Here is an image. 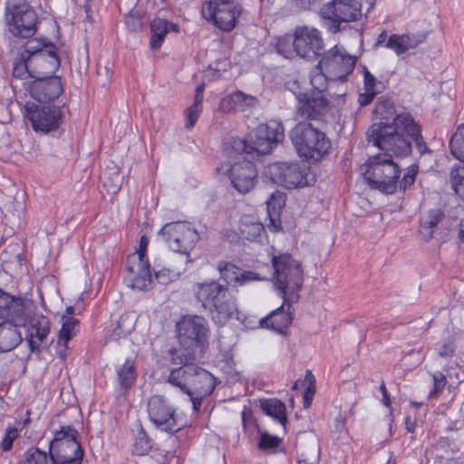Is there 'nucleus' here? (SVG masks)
<instances>
[{
    "instance_id": "obj_24",
    "label": "nucleus",
    "mask_w": 464,
    "mask_h": 464,
    "mask_svg": "<svg viewBox=\"0 0 464 464\" xmlns=\"http://www.w3.org/2000/svg\"><path fill=\"white\" fill-rule=\"evenodd\" d=\"M27 89L30 95L41 103L53 102L63 92L61 77L54 75L35 79Z\"/></svg>"
},
{
    "instance_id": "obj_64",
    "label": "nucleus",
    "mask_w": 464,
    "mask_h": 464,
    "mask_svg": "<svg viewBox=\"0 0 464 464\" xmlns=\"http://www.w3.org/2000/svg\"><path fill=\"white\" fill-rule=\"evenodd\" d=\"M459 239L461 243H464V216L463 218L460 220L459 225V232H458Z\"/></svg>"
},
{
    "instance_id": "obj_14",
    "label": "nucleus",
    "mask_w": 464,
    "mask_h": 464,
    "mask_svg": "<svg viewBox=\"0 0 464 464\" xmlns=\"http://www.w3.org/2000/svg\"><path fill=\"white\" fill-rule=\"evenodd\" d=\"M147 412L150 420L166 432L173 434L184 426L178 418L176 409L163 396H151L148 400Z\"/></svg>"
},
{
    "instance_id": "obj_37",
    "label": "nucleus",
    "mask_w": 464,
    "mask_h": 464,
    "mask_svg": "<svg viewBox=\"0 0 464 464\" xmlns=\"http://www.w3.org/2000/svg\"><path fill=\"white\" fill-rule=\"evenodd\" d=\"M241 237L251 242H261L266 235L262 223L256 221H242L240 225Z\"/></svg>"
},
{
    "instance_id": "obj_58",
    "label": "nucleus",
    "mask_w": 464,
    "mask_h": 464,
    "mask_svg": "<svg viewBox=\"0 0 464 464\" xmlns=\"http://www.w3.org/2000/svg\"><path fill=\"white\" fill-rule=\"evenodd\" d=\"M380 391L382 395V401L383 405H385L386 407H391L392 401H391L390 394L388 392V390L386 388L384 382H382V383L380 385Z\"/></svg>"
},
{
    "instance_id": "obj_25",
    "label": "nucleus",
    "mask_w": 464,
    "mask_h": 464,
    "mask_svg": "<svg viewBox=\"0 0 464 464\" xmlns=\"http://www.w3.org/2000/svg\"><path fill=\"white\" fill-rule=\"evenodd\" d=\"M397 121L399 126L402 128L401 132L410 143L411 153L412 152V142L415 143L416 149L420 155L430 152L422 136L421 126L420 122L414 119L411 113L408 111H402Z\"/></svg>"
},
{
    "instance_id": "obj_49",
    "label": "nucleus",
    "mask_w": 464,
    "mask_h": 464,
    "mask_svg": "<svg viewBox=\"0 0 464 464\" xmlns=\"http://www.w3.org/2000/svg\"><path fill=\"white\" fill-rule=\"evenodd\" d=\"M202 111H203L202 109H199V108H197V107H194L191 105L185 110L184 116H185V120H186V122H185L186 130H191L194 128V126L196 125Z\"/></svg>"
},
{
    "instance_id": "obj_11",
    "label": "nucleus",
    "mask_w": 464,
    "mask_h": 464,
    "mask_svg": "<svg viewBox=\"0 0 464 464\" xmlns=\"http://www.w3.org/2000/svg\"><path fill=\"white\" fill-rule=\"evenodd\" d=\"M242 13L235 0H208L201 7L202 16L224 32L232 31Z\"/></svg>"
},
{
    "instance_id": "obj_36",
    "label": "nucleus",
    "mask_w": 464,
    "mask_h": 464,
    "mask_svg": "<svg viewBox=\"0 0 464 464\" xmlns=\"http://www.w3.org/2000/svg\"><path fill=\"white\" fill-rule=\"evenodd\" d=\"M261 407L266 415L273 417L279 423L286 422V408L280 400L276 398L265 400L261 402Z\"/></svg>"
},
{
    "instance_id": "obj_27",
    "label": "nucleus",
    "mask_w": 464,
    "mask_h": 464,
    "mask_svg": "<svg viewBox=\"0 0 464 464\" xmlns=\"http://www.w3.org/2000/svg\"><path fill=\"white\" fill-rule=\"evenodd\" d=\"M425 41V35H416L411 33L405 34H392L389 36L385 48L390 49L395 53L396 55L401 56L411 49H415L419 44Z\"/></svg>"
},
{
    "instance_id": "obj_63",
    "label": "nucleus",
    "mask_w": 464,
    "mask_h": 464,
    "mask_svg": "<svg viewBox=\"0 0 464 464\" xmlns=\"http://www.w3.org/2000/svg\"><path fill=\"white\" fill-rule=\"evenodd\" d=\"M61 347L58 351H57V356L62 359V360H64L67 356V349H68V343H61L60 344Z\"/></svg>"
},
{
    "instance_id": "obj_32",
    "label": "nucleus",
    "mask_w": 464,
    "mask_h": 464,
    "mask_svg": "<svg viewBox=\"0 0 464 464\" xmlns=\"http://www.w3.org/2000/svg\"><path fill=\"white\" fill-rule=\"evenodd\" d=\"M196 367L197 365L192 362L172 369L169 375L168 382L171 385L179 388L184 393L188 392Z\"/></svg>"
},
{
    "instance_id": "obj_53",
    "label": "nucleus",
    "mask_w": 464,
    "mask_h": 464,
    "mask_svg": "<svg viewBox=\"0 0 464 464\" xmlns=\"http://www.w3.org/2000/svg\"><path fill=\"white\" fill-rule=\"evenodd\" d=\"M363 84L366 91L378 92L376 90L378 82L366 67L363 68Z\"/></svg>"
},
{
    "instance_id": "obj_3",
    "label": "nucleus",
    "mask_w": 464,
    "mask_h": 464,
    "mask_svg": "<svg viewBox=\"0 0 464 464\" xmlns=\"http://www.w3.org/2000/svg\"><path fill=\"white\" fill-rule=\"evenodd\" d=\"M290 138L298 155L306 160L318 161L332 148V141L326 134L310 122L297 123L291 130Z\"/></svg>"
},
{
    "instance_id": "obj_39",
    "label": "nucleus",
    "mask_w": 464,
    "mask_h": 464,
    "mask_svg": "<svg viewBox=\"0 0 464 464\" xmlns=\"http://www.w3.org/2000/svg\"><path fill=\"white\" fill-rule=\"evenodd\" d=\"M79 320L67 315H62V327L58 334V344L61 343H68L77 333Z\"/></svg>"
},
{
    "instance_id": "obj_43",
    "label": "nucleus",
    "mask_w": 464,
    "mask_h": 464,
    "mask_svg": "<svg viewBox=\"0 0 464 464\" xmlns=\"http://www.w3.org/2000/svg\"><path fill=\"white\" fill-rule=\"evenodd\" d=\"M50 455L38 448L27 449L19 464H49Z\"/></svg>"
},
{
    "instance_id": "obj_33",
    "label": "nucleus",
    "mask_w": 464,
    "mask_h": 464,
    "mask_svg": "<svg viewBox=\"0 0 464 464\" xmlns=\"http://www.w3.org/2000/svg\"><path fill=\"white\" fill-rule=\"evenodd\" d=\"M116 374L121 389L130 390L138 376L135 357H127L124 362L116 369Z\"/></svg>"
},
{
    "instance_id": "obj_8",
    "label": "nucleus",
    "mask_w": 464,
    "mask_h": 464,
    "mask_svg": "<svg viewBox=\"0 0 464 464\" xmlns=\"http://www.w3.org/2000/svg\"><path fill=\"white\" fill-rule=\"evenodd\" d=\"M179 343L184 350L202 354L208 346L209 329L205 318L198 315H182L176 324Z\"/></svg>"
},
{
    "instance_id": "obj_29",
    "label": "nucleus",
    "mask_w": 464,
    "mask_h": 464,
    "mask_svg": "<svg viewBox=\"0 0 464 464\" xmlns=\"http://www.w3.org/2000/svg\"><path fill=\"white\" fill-rule=\"evenodd\" d=\"M193 375L188 392H186V394L210 395L216 387L214 376L207 370L198 366L196 367Z\"/></svg>"
},
{
    "instance_id": "obj_12",
    "label": "nucleus",
    "mask_w": 464,
    "mask_h": 464,
    "mask_svg": "<svg viewBox=\"0 0 464 464\" xmlns=\"http://www.w3.org/2000/svg\"><path fill=\"white\" fill-rule=\"evenodd\" d=\"M160 235L171 250L180 254H188L199 239L198 233L188 221L167 223Z\"/></svg>"
},
{
    "instance_id": "obj_62",
    "label": "nucleus",
    "mask_w": 464,
    "mask_h": 464,
    "mask_svg": "<svg viewBox=\"0 0 464 464\" xmlns=\"http://www.w3.org/2000/svg\"><path fill=\"white\" fill-rule=\"evenodd\" d=\"M405 428H406L407 431H409L411 433L415 432L416 423L414 420H411V417L405 418Z\"/></svg>"
},
{
    "instance_id": "obj_6",
    "label": "nucleus",
    "mask_w": 464,
    "mask_h": 464,
    "mask_svg": "<svg viewBox=\"0 0 464 464\" xmlns=\"http://www.w3.org/2000/svg\"><path fill=\"white\" fill-rule=\"evenodd\" d=\"M5 22L11 34L29 38L37 31L38 15L25 0H7Z\"/></svg>"
},
{
    "instance_id": "obj_42",
    "label": "nucleus",
    "mask_w": 464,
    "mask_h": 464,
    "mask_svg": "<svg viewBox=\"0 0 464 464\" xmlns=\"http://www.w3.org/2000/svg\"><path fill=\"white\" fill-rule=\"evenodd\" d=\"M198 354L191 350H178L175 347L168 351L167 360L173 365H187L194 362Z\"/></svg>"
},
{
    "instance_id": "obj_9",
    "label": "nucleus",
    "mask_w": 464,
    "mask_h": 464,
    "mask_svg": "<svg viewBox=\"0 0 464 464\" xmlns=\"http://www.w3.org/2000/svg\"><path fill=\"white\" fill-rule=\"evenodd\" d=\"M271 262L274 268L273 282L276 290H301L304 272L300 262L287 253L274 255Z\"/></svg>"
},
{
    "instance_id": "obj_30",
    "label": "nucleus",
    "mask_w": 464,
    "mask_h": 464,
    "mask_svg": "<svg viewBox=\"0 0 464 464\" xmlns=\"http://www.w3.org/2000/svg\"><path fill=\"white\" fill-rule=\"evenodd\" d=\"M254 97L246 95L240 91L234 92L223 97L218 104V110L224 113H234L243 111L252 104Z\"/></svg>"
},
{
    "instance_id": "obj_41",
    "label": "nucleus",
    "mask_w": 464,
    "mask_h": 464,
    "mask_svg": "<svg viewBox=\"0 0 464 464\" xmlns=\"http://www.w3.org/2000/svg\"><path fill=\"white\" fill-rule=\"evenodd\" d=\"M27 51L24 44L19 52L18 57L14 62L13 76L17 79L32 78L31 69L29 68V59H27Z\"/></svg>"
},
{
    "instance_id": "obj_60",
    "label": "nucleus",
    "mask_w": 464,
    "mask_h": 464,
    "mask_svg": "<svg viewBox=\"0 0 464 464\" xmlns=\"http://www.w3.org/2000/svg\"><path fill=\"white\" fill-rule=\"evenodd\" d=\"M82 295H83V292L82 293L81 296H79V299L74 303V304L68 305L66 307L65 314L63 315L72 316V314H75L76 310L80 308L79 303H80V300H82Z\"/></svg>"
},
{
    "instance_id": "obj_55",
    "label": "nucleus",
    "mask_w": 464,
    "mask_h": 464,
    "mask_svg": "<svg viewBox=\"0 0 464 464\" xmlns=\"http://www.w3.org/2000/svg\"><path fill=\"white\" fill-rule=\"evenodd\" d=\"M40 286L42 288L51 287L57 289L59 286V280L54 275H47L42 277L40 281Z\"/></svg>"
},
{
    "instance_id": "obj_10",
    "label": "nucleus",
    "mask_w": 464,
    "mask_h": 464,
    "mask_svg": "<svg viewBox=\"0 0 464 464\" xmlns=\"http://www.w3.org/2000/svg\"><path fill=\"white\" fill-rule=\"evenodd\" d=\"M308 170L297 162H274L265 167L263 176L273 184L291 189L309 185Z\"/></svg>"
},
{
    "instance_id": "obj_48",
    "label": "nucleus",
    "mask_w": 464,
    "mask_h": 464,
    "mask_svg": "<svg viewBox=\"0 0 464 464\" xmlns=\"http://www.w3.org/2000/svg\"><path fill=\"white\" fill-rule=\"evenodd\" d=\"M179 273L176 270L169 268H162L157 272H155V280L162 285H167L168 284L175 281Z\"/></svg>"
},
{
    "instance_id": "obj_19",
    "label": "nucleus",
    "mask_w": 464,
    "mask_h": 464,
    "mask_svg": "<svg viewBox=\"0 0 464 464\" xmlns=\"http://www.w3.org/2000/svg\"><path fill=\"white\" fill-rule=\"evenodd\" d=\"M451 154L464 163V125L457 128L450 140ZM450 183L452 190L464 204V166L454 165L450 172Z\"/></svg>"
},
{
    "instance_id": "obj_17",
    "label": "nucleus",
    "mask_w": 464,
    "mask_h": 464,
    "mask_svg": "<svg viewBox=\"0 0 464 464\" xmlns=\"http://www.w3.org/2000/svg\"><path fill=\"white\" fill-rule=\"evenodd\" d=\"M197 298L219 325L225 324L237 311L235 302L227 292H197Z\"/></svg>"
},
{
    "instance_id": "obj_35",
    "label": "nucleus",
    "mask_w": 464,
    "mask_h": 464,
    "mask_svg": "<svg viewBox=\"0 0 464 464\" xmlns=\"http://www.w3.org/2000/svg\"><path fill=\"white\" fill-rule=\"evenodd\" d=\"M150 47L152 50H158L169 34V21L160 17L153 18L150 24Z\"/></svg>"
},
{
    "instance_id": "obj_15",
    "label": "nucleus",
    "mask_w": 464,
    "mask_h": 464,
    "mask_svg": "<svg viewBox=\"0 0 464 464\" xmlns=\"http://www.w3.org/2000/svg\"><path fill=\"white\" fill-rule=\"evenodd\" d=\"M321 16L330 22V30L338 32L341 23L357 21L362 15V5L355 0H332L321 8Z\"/></svg>"
},
{
    "instance_id": "obj_4",
    "label": "nucleus",
    "mask_w": 464,
    "mask_h": 464,
    "mask_svg": "<svg viewBox=\"0 0 464 464\" xmlns=\"http://www.w3.org/2000/svg\"><path fill=\"white\" fill-rule=\"evenodd\" d=\"M32 79L54 75L61 66L57 46L50 40L32 38L24 44Z\"/></svg>"
},
{
    "instance_id": "obj_26",
    "label": "nucleus",
    "mask_w": 464,
    "mask_h": 464,
    "mask_svg": "<svg viewBox=\"0 0 464 464\" xmlns=\"http://www.w3.org/2000/svg\"><path fill=\"white\" fill-rule=\"evenodd\" d=\"M218 269L221 278L227 285L237 287L242 286L246 282L255 281L257 278L255 273L244 271L240 267L225 261L218 262Z\"/></svg>"
},
{
    "instance_id": "obj_16",
    "label": "nucleus",
    "mask_w": 464,
    "mask_h": 464,
    "mask_svg": "<svg viewBox=\"0 0 464 464\" xmlns=\"http://www.w3.org/2000/svg\"><path fill=\"white\" fill-rule=\"evenodd\" d=\"M64 114L62 106L27 105L25 118L35 131L49 133L63 123Z\"/></svg>"
},
{
    "instance_id": "obj_40",
    "label": "nucleus",
    "mask_w": 464,
    "mask_h": 464,
    "mask_svg": "<svg viewBox=\"0 0 464 464\" xmlns=\"http://www.w3.org/2000/svg\"><path fill=\"white\" fill-rule=\"evenodd\" d=\"M275 49L277 53L281 54L285 58H293L297 55L295 34H285L279 36L275 43Z\"/></svg>"
},
{
    "instance_id": "obj_7",
    "label": "nucleus",
    "mask_w": 464,
    "mask_h": 464,
    "mask_svg": "<svg viewBox=\"0 0 464 464\" xmlns=\"http://www.w3.org/2000/svg\"><path fill=\"white\" fill-rule=\"evenodd\" d=\"M149 239L141 236L136 252L127 256L124 284L132 290H147L152 284L150 264L147 256Z\"/></svg>"
},
{
    "instance_id": "obj_51",
    "label": "nucleus",
    "mask_w": 464,
    "mask_h": 464,
    "mask_svg": "<svg viewBox=\"0 0 464 464\" xmlns=\"http://www.w3.org/2000/svg\"><path fill=\"white\" fill-rule=\"evenodd\" d=\"M307 377L311 378V384L305 389V392H304V408H308L311 405L313 397H314V392H315V386H314L315 381H314V377L312 374L311 371H307L306 378Z\"/></svg>"
},
{
    "instance_id": "obj_18",
    "label": "nucleus",
    "mask_w": 464,
    "mask_h": 464,
    "mask_svg": "<svg viewBox=\"0 0 464 464\" xmlns=\"http://www.w3.org/2000/svg\"><path fill=\"white\" fill-rule=\"evenodd\" d=\"M297 114L307 121H324L331 112L332 105L330 101L320 92H302L296 96Z\"/></svg>"
},
{
    "instance_id": "obj_46",
    "label": "nucleus",
    "mask_w": 464,
    "mask_h": 464,
    "mask_svg": "<svg viewBox=\"0 0 464 464\" xmlns=\"http://www.w3.org/2000/svg\"><path fill=\"white\" fill-rule=\"evenodd\" d=\"M19 437V428L15 426H7L0 441L2 451H9L13 448L14 441Z\"/></svg>"
},
{
    "instance_id": "obj_13",
    "label": "nucleus",
    "mask_w": 464,
    "mask_h": 464,
    "mask_svg": "<svg viewBox=\"0 0 464 464\" xmlns=\"http://www.w3.org/2000/svg\"><path fill=\"white\" fill-rule=\"evenodd\" d=\"M356 57L346 53L338 44L325 51L319 60L320 66L330 75L332 81L346 82L348 76L353 72Z\"/></svg>"
},
{
    "instance_id": "obj_52",
    "label": "nucleus",
    "mask_w": 464,
    "mask_h": 464,
    "mask_svg": "<svg viewBox=\"0 0 464 464\" xmlns=\"http://www.w3.org/2000/svg\"><path fill=\"white\" fill-rule=\"evenodd\" d=\"M456 345L453 341H448L441 344L438 351V354L441 358H451L455 354Z\"/></svg>"
},
{
    "instance_id": "obj_61",
    "label": "nucleus",
    "mask_w": 464,
    "mask_h": 464,
    "mask_svg": "<svg viewBox=\"0 0 464 464\" xmlns=\"http://www.w3.org/2000/svg\"><path fill=\"white\" fill-rule=\"evenodd\" d=\"M388 34H387V32L385 30H382L377 36V39H376V42H375V46H383L385 47V44L388 40Z\"/></svg>"
},
{
    "instance_id": "obj_21",
    "label": "nucleus",
    "mask_w": 464,
    "mask_h": 464,
    "mask_svg": "<svg viewBox=\"0 0 464 464\" xmlns=\"http://www.w3.org/2000/svg\"><path fill=\"white\" fill-rule=\"evenodd\" d=\"M279 293L284 300L283 304L267 316L262 318L260 320V325L278 333H283L292 324L294 310H291V303L297 302L299 295L298 292Z\"/></svg>"
},
{
    "instance_id": "obj_28",
    "label": "nucleus",
    "mask_w": 464,
    "mask_h": 464,
    "mask_svg": "<svg viewBox=\"0 0 464 464\" xmlns=\"http://www.w3.org/2000/svg\"><path fill=\"white\" fill-rule=\"evenodd\" d=\"M50 333V322L44 315L34 316L27 329V341L32 351L38 350Z\"/></svg>"
},
{
    "instance_id": "obj_31",
    "label": "nucleus",
    "mask_w": 464,
    "mask_h": 464,
    "mask_svg": "<svg viewBox=\"0 0 464 464\" xmlns=\"http://www.w3.org/2000/svg\"><path fill=\"white\" fill-rule=\"evenodd\" d=\"M22 340V334L16 324L11 322L0 324V353L14 350Z\"/></svg>"
},
{
    "instance_id": "obj_1",
    "label": "nucleus",
    "mask_w": 464,
    "mask_h": 464,
    "mask_svg": "<svg viewBox=\"0 0 464 464\" xmlns=\"http://www.w3.org/2000/svg\"><path fill=\"white\" fill-rule=\"evenodd\" d=\"M382 152L369 156L360 167V171L367 184L373 189L384 194H394L398 188L405 192L415 183L419 172L417 163L411 164L405 169L401 179V170L394 158L404 159L410 155H397L392 150L379 149Z\"/></svg>"
},
{
    "instance_id": "obj_5",
    "label": "nucleus",
    "mask_w": 464,
    "mask_h": 464,
    "mask_svg": "<svg viewBox=\"0 0 464 464\" xmlns=\"http://www.w3.org/2000/svg\"><path fill=\"white\" fill-rule=\"evenodd\" d=\"M78 431L71 425L61 426L50 441L49 455L53 464H82L83 450L77 440Z\"/></svg>"
},
{
    "instance_id": "obj_54",
    "label": "nucleus",
    "mask_w": 464,
    "mask_h": 464,
    "mask_svg": "<svg viewBox=\"0 0 464 464\" xmlns=\"http://www.w3.org/2000/svg\"><path fill=\"white\" fill-rule=\"evenodd\" d=\"M204 92H205V83L202 82L198 84L195 90L194 101L191 106L199 108L203 110V101H204Z\"/></svg>"
},
{
    "instance_id": "obj_57",
    "label": "nucleus",
    "mask_w": 464,
    "mask_h": 464,
    "mask_svg": "<svg viewBox=\"0 0 464 464\" xmlns=\"http://www.w3.org/2000/svg\"><path fill=\"white\" fill-rule=\"evenodd\" d=\"M199 289L200 290H217V291L227 290V288H224L221 285H219L215 280H210L208 282L199 285Z\"/></svg>"
},
{
    "instance_id": "obj_50",
    "label": "nucleus",
    "mask_w": 464,
    "mask_h": 464,
    "mask_svg": "<svg viewBox=\"0 0 464 464\" xmlns=\"http://www.w3.org/2000/svg\"><path fill=\"white\" fill-rule=\"evenodd\" d=\"M280 444V439L277 436L263 433L260 437L258 447L261 450H274Z\"/></svg>"
},
{
    "instance_id": "obj_47",
    "label": "nucleus",
    "mask_w": 464,
    "mask_h": 464,
    "mask_svg": "<svg viewBox=\"0 0 464 464\" xmlns=\"http://www.w3.org/2000/svg\"><path fill=\"white\" fill-rule=\"evenodd\" d=\"M433 389L429 393V398L438 397L445 389L448 381L446 375L438 371L432 374Z\"/></svg>"
},
{
    "instance_id": "obj_59",
    "label": "nucleus",
    "mask_w": 464,
    "mask_h": 464,
    "mask_svg": "<svg viewBox=\"0 0 464 464\" xmlns=\"http://www.w3.org/2000/svg\"><path fill=\"white\" fill-rule=\"evenodd\" d=\"M189 396H190V401L192 402V407H193L194 411H198L201 408L202 400L206 396H201L200 394H192Z\"/></svg>"
},
{
    "instance_id": "obj_45",
    "label": "nucleus",
    "mask_w": 464,
    "mask_h": 464,
    "mask_svg": "<svg viewBox=\"0 0 464 464\" xmlns=\"http://www.w3.org/2000/svg\"><path fill=\"white\" fill-rule=\"evenodd\" d=\"M444 218V213L441 209H430L427 219L421 224L423 229L428 230L429 237H432L435 227Z\"/></svg>"
},
{
    "instance_id": "obj_23",
    "label": "nucleus",
    "mask_w": 464,
    "mask_h": 464,
    "mask_svg": "<svg viewBox=\"0 0 464 464\" xmlns=\"http://www.w3.org/2000/svg\"><path fill=\"white\" fill-rule=\"evenodd\" d=\"M231 184L239 193L249 192L257 183L258 171L256 164L242 159L235 161L227 169Z\"/></svg>"
},
{
    "instance_id": "obj_20",
    "label": "nucleus",
    "mask_w": 464,
    "mask_h": 464,
    "mask_svg": "<svg viewBox=\"0 0 464 464\" xmlns=\"http://www.w3.org/2000/svg\"><path fill=\"white\" fill-rule=\"evenodd\" d=\"M285 137L281 122L271 120L259 124L251 134L253 150L259 154H267Z\"/></svg>"
},
{
    "instance_id": "obj_56",
    "label": "nucleus",
    "mask_w": 464,
    "mask_h": 464,
    "mask_svg": "<svg viewBox=\"0 0 464 464\" xmlns=\"http://www.w3.org/2000/svg\"><path fill=\"white\" fill-rule=\"evenodd\" d=\"M378 92H372V91H366L363 93H360L358 97V102L361 106L364 107L369 105L375 96L377 95Z\"/></svg>"
},
{
    "instance_id": "obj_22",
    "label": "nucleus",
    "mask_w": 464,
    "mask_h": 464,
    "mask_svg": "<svg viewBox=\"0 0 464 464\" xmlns=\"http://www.w3.org/2000/svg\"><path fill=\"white\" fill-rule=\"evenodd\" d=\"M297 55L303 58H315L321 55L324 47L321 32L310 26H297L295 29Z\"/></svg>"
},
{
    "instance_id": "obj_38",
    "label": "nucleus",
    "mask_w": 464,
    "mask_h": 464,
    "mask_svg": "<svg viewBox=\"0 0 464 464\" xmlns=\"http://www.w3.org/2000/svg\"><path fill=\"white\" fill-rule=\"evenodd\" d=\"M310 82L314 89L316 90L315 92L323 93L336 81H332L330 75L323 70V67L318 63L310 72Z\"/></svg>"
},
{
    "instance_id": "obj_34",
    "label": "nucleus",
    "mask_w": 464,
    "mask_h": 464,
    "mask_svg": "<svg viewBox=\"0 0 464 464\" xmlns=\"http://www.w3.org/2000/svg\"><path fill=\"white\" fill-rule=\"evenodd\" d=\"M284 206L285 194L281 192L273 193L267 200V211L270 220L267 224V227L273 232H277L281 229V220L278 218V210Z\"/></svg>"
},
{
    "instance_id": "obj_44",
    "label": "nucleus",
    "mask_w": 464,
    "mask_h": 464,
    "mask_svg": "<svg viewBox=\"0 0 464 464\" xmlns=\"http://www.w3.org/2000/svg\"><path fill=\"white\" fill-rule=\"evenodd\" d=\"M152 448V440L147 433L141 430L135 437L132 445V453L138 456L147 455Z\"/></svg>"
},
{
    "instance_id": "obj_2",
    "label": "nucleus",
    "mask_w": 464,
    "mask_h": 464,
    "mask_svg": "<svg viewBox=\"0 0 464 464\" xmlns=\"http://www.w3.org/2000/svg\"><path fill=\"white\" fill-rule=\"evenodd\" d=\"M373 113L376 117L366 132L369 143L378 149L392 150L397 155H411L408 140L401 132L397 119L402 113L395 114L393 102L389 99H382L375 104Z\"/></svg>"
}]
</instances>
